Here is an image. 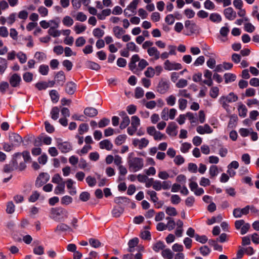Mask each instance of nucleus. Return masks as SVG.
Listing matches in <instances>:
<instances>
[{"label":"nucleus","mask_w":259,"mask_h":259,"mask_svg":"<svg viewBox=\"0 0 259 259\" xmlns=\"http://www.w3.org/2000/svg\"><path fill=\"white\" fill-rule=\"evenodd\" d=\"M183 222L178 220L177 221V228L175 231V234L177 237H181L183 235Z\"/></svg>","instance_id":"19"},{"label":"nucleus","mask_w":259,"mask_h":259,"mask_svg":"<svg viewBox=\"0 0 259 259\" xmlns=\"http://www.w3.org/2000/svg\"><path fill=\"white\" fill-rule=\"evenodd\" d=\"M110 123V119L107 118H103L98 122V126L103 128L107 126Z\"/></svg>","instance_id":"56"},{"label":"nucleus","mask_w":259,"mask_h":259,"mask_svg":"<svg viewBox=\"0 0 259 259\" xmlns=\"http://www.w3.org/2000/svg\"><path fill=\"white\" fill-rule=\"evenodd\" d=\"M59 149L62 153H67L72 150L71 144L67 142L60 143L58 145Z\"/></svg>","instance_id":"18"},{"label":"nucleus","mask_w":259,"mask_h":259,"mask_svg":"<svg viewBox=\"0 0 259 259\" xmlns=\"http://www.w3.org/2000/svg\"><path fill=\"white\" fill-rule=\"evenodd\" d=\"M33 74L31 72H27L23 74V78L26 82H30L32 81Z\"/></svg>","instance_id":"42"},{"label":"nucleus","mask_w":259,"mask_h":259,"mask_svg":"<svg viewBox=\"0 0 259 259\" xmlns=\"http://www.w3.org/2000/svg\"><path fill=\"white\" fill-rule=\"evenodd\" d=\"M238 99V96L234 93H230L227 96H222L220 99L219 102L222 104L224 109H226L228 107V103L235 102Z\"/></svg>","instance_id":"4"},{"label":"nucleus","mask_w":259,"mask_h":259,"mask_svg":"<svg viewBox=\"0 0 259 259\" xmlns=\"http://www.w3.org/2000/svg\"><path fill=\"white\" fill-rule=\"evenodd\" d=\"M131 125L138 128L140 125V120L137 116H133L131 118Z\"/></svg>","instance_id":"40"},{"label":"nucleus","mask_w":259,"mask_h":259,"mask_svg":"<svg viewBox=\"0 0 259 259\" xmlns=\"http://www.w3.org/2000/svg\"><path fill=\"white\" fill-rule=\"evenodd\" d=\"M165 100L168 105L172 106L176 103V98L172 95L167 97Z\"/></svg>","instance_id":"62"},{"label":"nucleus","mask_w":259,"mask_h":259,"mask_svg":"<svg viewBox=\"0 0 259 259\" xmlns=\"http://www.w3.org/2000/svg\"><path fill=\"white\" fill-rule=\"evenodd\" d=\"M238 110L239 116L242 117H245L246 116L247 109L244 104H240L238 106Z\"/></svg>","instance_id":"30"},{"label":"nucleus","mask_w":259,"mask_h":259,"mask_svg":"<svg viewBox=\"0 0 259 259\" xmlns=\"http://www.w3.org/2000/svg\"><path fill=\"white\" fill-rule=\"evenodd\" d=\"M65 182H62L55 188L54 192L56 194L63 193L64 192Z\"/></svg>","instance_id":"48"},{"label":"nucleus","mask_w":259,"mask_h":259,"mask_svg":"<svg viewBox=\"0 0 259 259\" xmlns=\"http://www.w3.org/2000/svg\"><path fill=\"white\" fill-rule=\"evenodd\" d=\"M204 7L207 10H213L215 8V5L210 0H206L204 3Z\"/></svg>","instance_id":"64"},{"label":"nucleus","mask_w":259,"mask_h":259,"mask_svg":"<svg viewBox=\"0 0 259 259\" xmlns=\"http://www.w3.org/2000/svg\"><path fill=\"white\" fill-rule=\"evenodd\" d=\"M83 113L85 115L90 117H94L98 114V110L93 107H89L84 109Z\"/></svg>","instance_id":"21"},{"label":"nucleus","mask_w":259,"mask_h":259,"mask_svg":"<svg viewBox=\"0 0 259 259\" xmlns=\"http://www.w3.org/2000/svg\"><path fill=\"white\" fill-rule=\"evenodd\" d=\"M177 128L178 126L175 122H170L166 129V132L170 136L175 137L178 134Z\"/></svg>","instance_id":"13"},{"label":"nucleus","mask_w":259,"mask_h":259,"mask_svg":"<svg viewBox=\"0 0 259 259\" xmlns=\"http://www.w3.org/2000/svg\"><path fill=\"white\" fill-rule=\"evenodd\" d=\"M149 143V141L145 138H142L140 139L138 138L132 139V144L133 146L140 150L146 148Z\"/></svg>","instance_id":"6"},{"label":"nucleus","mask_w":259,"mask_h":259,"mask_svg":"<svg viewBox=\"0 0 259 259\" xmlns=\"http://www.w3.org/2000/svg\"><path fill=\"white\" fill-rule=\"evenodd\" d=\"M21 81L20 75L17 73L13 74L9 78L10 84L13 88L19 87Z\"/></svg>","instance_id":"10"},{"label":"nucleus","mask_w":259,"mask_h":259,"mask_svg":"<svg viewBox=\"0 0 259 259\" xmlns=\"http://www.w3.org/2000/svg\"><path fill=\"white\" fill-rule=\"evenodd\" d=\"M209 19L211 22L216 23L221 22L222 20L221 16L217 13L210 14Z\"/></svg>","instance_id":"27"},{"label":"nucleus","mask_w":259,"mask_h":259,"mask_svg":"<svg viewBox=\"0 0 259 259\" xmlns=\"http://www.w3.org/2000/svg\"><path fill=\"white\" fill-rule=\"evenodd\" d=\"M225 82L228 83L234 81L236 79L235 74L231 73H226L224 75Z\"/></svg>","instance_id":"28"},{"label":"nucleus","mask_w":259,"mask_h":259,"mask_svg":"<svg viewBox=\"0 0 259 259\" xmlns=\"http://www.w3.org/2000/svg\"><path fill=\"white\" fill-rule=\"evenodd\" d=\"M224 14L229 20H233L236 17V13L232 8L229 7L224 10Z\"/></svg>","instance_id":"17"},{"label":"nucleus","mask_w":259,"mask_h":259,"mask_svg":"<svg viewBox=\"0 0 259 259\" xmlns=\"http://www.w3.org/2000/svg\"><path fill=\"white\" fill-rule=\"evenodd\" d=\"M113 31L114 35L117 38H120L122 35L125 33V31L121 27L115 26L113 28Z\"/></svg>","instance_id":"31"},{"label":"nucleus","mask_w":259,"mask_h":259,"mask_svg":"<svg viewBox=\"0 0 259 259\" xmlns=\"http://www.w3.org/2000/svg\"><path fill=\"white\" fill-rule=\"evenodd\" d=\"M93 34L95 37L101 38L104 35V31L100 28H97L93 30Z\"/></svg>","instance_id":"52"},{"label":"nucleus","mask_w":259,"mask_h":259,"mask_svg":"<svg viewBox=\"0 0 259 259\" xmlns=\"http://www.w3.org/2000/svg\"><path fill=\"white\" fill-rule=\"evenodd\" d=\"M89 243L94 248L99 247L101 245V243L99 240L94 238H91L89 239Z\"/></svg>","instance_id":"60"},{"label":"nucleus","mask_w":259,"mask_h":259,"mask_svg":"<svg viewBox=\"0 0 259 259\" xmlns=\"http://www.w3.org/2000/svg\"><path fill=\"white\" fill-rule=\"evenodd\" d=\"M8 67L7 60L3 58H0V74H3Z\"/></svg>","instance_id":"32"},{"label":"nucleus","mask_w":259,"mask_h":259,"mask_svg":"<svg viewBox=\"0 0 259 259\" xmlns=\"http://www.w3.org/2000/svg\"><path fill=\"white\" fill-rule=\"evenodd\" d=\"M164 247V243L161 241H159L154 244L153 249L156 252H158L160 250L163 249Z\"/></svg>","instance_id":"53"},{"label":"nucleus","mask_w":259,"mask_h":259,"mask_svg":"<svg viewBox=\"0 0 259 259\" xmlns=\"http://www.w3.org/2000/svg\"><path fill=\"white\" fill-rule=\"evenodd\" d=\"M100 148L102 149L110 150L113 147L111 142L108 140H104L99 143Z\"/></svg>","instance_id":"22"},{"label":"nucleus","mask_w":259,"mask_h":259,"mask_svg":"<svg viewBox=\"0 0 259 259\" xmlns=\"http://www.w3.org/2000/svg\"><path fill=\"white\" fill-rule=\"evenodd\" d=\"M196 131L199 134H211L213 130L208 124H205L203 126L199 125L197 127Z\"/></svg>","instance_id":"16"},{"label":"nucleus","mask_w":259,"mask_h":259,"mask_svg":"<svg viewBox=\"0 0 259 259\" xmlns=\"http://www.w3.org/2000/svg\"><path fill=\"white\" fill-rule=\"evenodd\" d=\"M40 196L39 193L36 191H33L29 198V201L31 202H35Z\"/></svg>","instance_id":"63"},{"label":"nucleus","mask_w":259,"mask_h":259,"mask_svg":"<svg viewBox=\"0 0 259 259\" xmlns=\"http://www.w3.org/2000/svg\"><path fill=\"white\" fill-rule=\"evenodd\" d=\"M9 140L13 146H18L22 142V139L20 136L16 133H12L9 136Z\"/></svg>","instance_id":"15"},{"label":"nucleus","mask_w":259,"mask_h":259,"mask_svg":"<svg viewBox=\"0 0 259 259\" xmlns=\"http://www.w3.org/2000/svg\"><path fill=\"white\" fill-rule=\"evenodd\" d=\"M89 130V126L87 123H81L79 125L78 127V133L79 135H83Z\"/></svg>","instance_id":"46"},{"label":"nucleus","mask_w":259,"mask_h":259,"mask_svg":"<svg viewBox=\"0 0 259 259\" xmlns=\"http://www.w3.org/2000/svg\"><path fill=\"white\" fill-rule=\"evenodd\" d=\"M9 88V83L6 81H2L0 83V92L2 94H4L6 91Z\"/></svg>","instance_id":"61"},{"label":"nucleus","mask_w":259,"mask_h":259,"mask_svg":"<svg viewBox=\"0 0 259 259\" xmlns=\"http://www.w3.org/2000/svg\"><path fill=\"white\" fill-rule=\"evenodd\" d=\"M17 58L21 64L25 63L27 59L26 55L22 52H19L17 54Z\"/></svg>","instance_id":"38"},{"label":"nucleus","mask_w":259,"mask_h":259,"mask_svg":"<svg viewBox=\"0 0 259 259\" xmlns=\"http://www.w3.org/2000/svg\"><path fill=\"white\" fill-rule=\"evenodd\" d=\"M86 26L83 24H76L74 27V30L77 34L82 33L86 30Z\"/></svg>","instance_id":"34"},{"label":"nucleus","mask_w":259,"mask_h":259,"mask_svg":"<svg viewBox=\"0 0 259 259\" xmlns=\"http://www.w3.org/2000/svg\"><path fill=\"white\" fill-rule=\"evenodd\" d=\"M166 219L167 220V223L166 224V229L170 231L177 226V222H175L174 219L169 217H166Z\"/></svg>","instance_id":"25"},{"label":"nucleus","mask_w":259,"mask_h":259,"mask_svg":"<svg viewBox=\"0 0 259 259\" xmlns=\"http://www.w3.org/2000/svg\"><path fill=\"white\" fill-rule=\"evenodd\" d=\"M139 3V0L133 1L124 10V14L125 16L129 17L131 15L128 14L127 11H131L133 13H135V10L137 8V6Z\"/></svg>","instance_id":"14"},{"label":"nucleus","mask_w":259,"mask_h":259,"mask_svg":"<svg viewBox=\"0 0 259 259\" xmlns=\"http://www.w3.org/2000/svg\"><path fill=\"white\" fill-rule=\"evenodd\" d=\"M86 182L90 187H94L96 184V180L91 176H88L85 179Z\"/></svg>","instance_id":"54"},{"label":"nucleus","mask_w":259,"mask_h":259,"mask_svg":"<svg viewBox=\"0 0 259 259\" xmlns=\"http://www.w3.org/2000/svg\"><path fill=\"white\" fill-rule=\"evenodd\" d=\"M12 163L14 165L16 170L22 171L24 170L26 167L25 161L22 159L21 153H16L13 155L12 159Z\"/></svg>","instance_id":"3"},{"label":"nucleus","mask_w":259,"mask_h":259,"mask_svg":"<svg viewBox=\"0 0 259 259\" xmlns=\"http://www.w3.org/2000/svg\"><path fill=\"white\" fill-rule=\"evenodd\" d=\"M127 162L129 169L131 171L136 172L142 169L144 167V160L140 157H128Z\"/></svg>","instance_id":"2"},{"label":"nucleus","mask_w":259,"mask_h":259,"mask_svg":"<svg viewBox=\"0 0 259 259\" xmlns=\"http://www.w3.org/2000/svg\"><path fill=\"white\" fill-rule=\"evenodd\" d=\"M163 65L164 69L168 71L179 70L182 68V66L180 63L171 62L168 60H165Z\"/></svg>","instance_id":"7"},{"label":"nucleus","mask_w":259,"mask_h":259,"mask_svg":"<svg viewBox=\"0 0 259 259\" xmlns=\"http://www.w3.org/2000/svg\"><path fill=\"white\" fill-rule=\"evenodd\" d=\"M33 252L36 255H42L44 254V247L42 245H36L33 248Z\"/></svg>","instance_id":"39"},{"label":"nucleus","mask_w":259,"mask_h":259,"mask_svg":"<svg viewBox=\"0 0 259 259\" xmlns=\"http://www.w3.org/2000/svg\"><path fill=\"white\" fill-rule=\"evenodd\" d=\"M126 48L128 51L138 52L139 49L134 42H129L126 44Z\"/></svg>","instance_id":"43"},{"label":"nucleus","mask_w":259,"mask_h":259,"mask_svg":"<svg viewBox=\"0 0 259 259\" xmlns=\"http://www.w3.org/2000/svg\"><path fill=\"white\" fill-rule=\"evenodd\" d=\"M76 21L84 22L87 19V16L82 12H77L73 16Z\"/></svg>","instance_id":"33"},{"label":"nucleus","mask_w":259,"mask_h":259,"mask_svg":"<svg viewBox=\"0 0 259 259\" xmlns=\"http://www.w3.org/2000/svg\"><path fill=\"white\" fill-rule=\"evenodd\" d=\"M60 110L58 107H53L51 111V118L53 120H57L59 118Z\"/></svg>","instance_id":"36"},{"label":"nucleus","mask_w":259,"mask_h":259,"mask_svg":"<svg viewBox=\"0 0 259 259\" xmlns=\"http://www.w3.org/2000/svg\"><path fill=\"white\" fill-rule=\"evenodd\" d=\"M162 256L167 259H172L173 253L169 249H165L162 250L161 252Z\"/></svg>","instance_id":"41"},{"label":"nucleus","mask_w":259,"mask_h":259,"mask_svg":"<svg viewBox=\"0 0 259 259\" xmlns=\"http://www.w3.org/2000/svg\"><path fill=\"white\" fill-rule=\"evenodd\" d=\"M139 243V239L138 238H134L131 239L128 243V251L130 252H134L135 247L137 246Z\"/></svg>","instance_id":"23"},{"label":"nucleus","mask_w":259,"mask_h":259,"mask_svg":"<svg viewBox=\"0 0 259 259\" xmlns=\"http://www.w3.org/2000/svg\"><path fill=\"white\" fill-rule=\"evenodd\" d=\"M219 174L218 166L215 165H212L210 166L209 169V174L210 179L214 178Z\"/></svg>","instance_id":"29"},{"label":"nucleus","mask_w":259,"mask_h":259,"mask_svg":"<svg viewBox=\"0 0 259 259\" xmlns=\"http://www.w3.org/2000/svg\"><path fill=\"white\" fill-rule=\"evenodd\" d=\"M55 79L58 84L62 85L66 80L64 72L63 71H59L56 75Z\"/></svg>","instance_id":"20"},{"label":"nucleus","mask_w":259,"mask_h":259,"mask_svg":"<svg viewBox=\"0 0 259 259\" xmlns=\"http://www.w3.org/2000/svg\"><path fill=\"white\" fill-rule=\"evenodd\" d=\"M188 85V81L185 79H180L176 84L178 88H183Z\"/></svg>","instance_id":"59"},{"label":"nucleus","mask_w":259,"mask_h":259,"mask_svg":"<svg viewBox=\"0 0 259 259\" xmlns=\"http://www.w3.org/2000/svg\"><path fill=\"white\" fill-rule=\"evenodd\" d=\"M70 229V227L67 225L61 223L57 225L56 228H55L54 232L58 233H61L62 232L66 231L69 230Z\"/></svg>","instance_id":"26"},{"label":"nucleus","mask_w":259,"mask_h":259,"mask_svg":"<svg viewBox=\"0 0 259 259\" xmlns=\"http://www.w3.org/2000/svg\"><path fill=\"white\" fill-rule=\"evenodd\" d=\"M165 212L169 216L175 217L178 214L176 209L171 206H168L165 208Z\"/></svg>","instance_id":"35"},{"label":"nucleus","mask_w":259,"mask_h":259,"mask_svg":"<svg viewBox=\"0 0 259 259\" xmlns=\"http://www.w3.org/2000/svg\"><path fill=\"white\" fill-rule=\"evenodd\" d=\"M147 77L152 78L155 75V70L152 67H148L144 72Z\"/></svg>","instance_id":"47"},{"label":"nucleus","mask_w":259,"mask_h":259,"mask_svg":"<svg viewBox=\"0 0 259 259\" xmlns=\"http://www.w3.org/2000/svg\"><path fill=\"white\" fill-rule=\"evenodd\" d=\"M49 71V67L48 65L42 64L39 66L38 68V72L42 75H47Z\"/></svg>","instance_id":"37"},{"label":"nucleus","mask_w":259,"mask_h":259,"mask_svg":"<svg viewBox=\"0 0 259 259\" xmlns=\"http://www.w3.org/2000/svg\"><path fill=\"white\" fill-rule=\"evenodd\" d=\"M76 90V84L73 82H68L66 84L65 91L70 95H72Z\"/></svg>","instance_id":"24"},{"label":"nucleus","mask_w":259,"mask_h":259,"mask_svg":"<svg viewBox=\"0 0 259 259\" xmlns=\"http://www.w3.org/2000/svg\"><path fill=\"white\" fill-rule=\"evenodd\" d=\"M144 94V90L140 87H137L135 89V97L136 99H140L143 97Z\"/></svg>","instance_id":"51"},{"label":"nucleus","mask_w":259,"mask_h":259,"mask_svg":"<svg viewBox=\"0 0 259 259\" xmlns=\"http://www.w3.org/2000/svg\"><path fill=\"white\" fill-rule=\"evenodd\" d=\"M51 99L54 103H56L59 100V95L57 91L53 90H52L50 93Z\"/></svg>","instance_id":"49"},{"label":"nucleus","mask_w":259,"mask_h":259,"mask_svg":"<svg viewBox=\"0 0 259 259\" xmlns=\"http://www.w3.org/2000/svg\"><path fill=\"white\" fill-rule=\"evenodd\" d=\"M68 216L67 210L62 207H53L50 211V218L56 222L60 221L61 219L67 218Z\"/></svg>","instance_id":"1"},{"label":"nucleus","mask_w":259,"mask_h":259,"mask_svg":"<svg viewBox=\"0 0 259 259\" xmlns=\"http://www.w3.org/2000/svg\"><path fill=\"white\" fill-rule=\"evenodd\" d=\"M147 53L148 55L151 57L152 60H157L160 58V52L155 47L148 48L147 49Z\"/></svg>","instance_id":"12"},{"label":"nucleus","mask_w":259,"mask_h":259,"mask_svg":"<svg viewBox=\"0 0 259 259\" xmlns=\"http://www.w3.org/2000/svg\"><path fill=\"white\" fill-rule=\"evenodd\" d=\"M179 108L181 110H184L186 109L187 105V101L184 99H179L178 100Z\"/></svg>","instance_id":"55"},{"label":"nucleus","mask_w":259,"mask_h":259,"mask_svg":"<svg viewBox=\"0 0 259 259\" xmlns=\"http://www.w3.org/2000/svg\"><path fill=\"white\" fill-rule=\"evenodd\" d=\"M86 40L82 36H80L75 40V46L77 47H82L85 44Z\"/></svg>","instance_id":"58"},{"label":"nucleus","mask_w":259,"mask_h":259,"mask_svg":"<svg viewBox=\"0 0 259 259\" xmlns=\"http://www.w3.org/2000/svg\"><path fill=\"white\" fill-rule=\"evenodd\" d=\"M50 22L51 24H53V26L50 27L48 31V34L54 37L60 36L61 34L60 31L56 29L59 26L58 23L53 20L50 21Z\"/></svg>","instance_id":"11"},{"label":"nucleus","mask_w":259,"mask_h":259,"mask_svg":"<svg viewBox=\"0 0 259 259\" xmlns=\"http://www.w3.org/2000/svg\"><path fill=\"white\" fill-rule=\"evenodd\" d=\"M170 88L169 82L165 79L161 78L156 87V91L161 94H165Z\"/></svg>","instance_id":"5"},{"label":"nucleus","mask_w":259,"mask_h":259,"mask_svg":"<svg viewBox=\"0 0 259 259\" xmlns=\"http://www.w3.org/2000/svg\"><path fill=\"white\" fill-rule=\"evenodd\" d=\"M90 198V194L86 191L82 192L79 195V199L81 201L85 202Z\"/></svg>","instance_id":"57"},{"label":"nucleus","mask_w":259,"mask_h":259,"mask_svg":"<svg viewBox=\"0 0 259 259\" xmlns=\"http://www.w3.org/2000/svg\"><path fill=\"white\" fill-rule=\"evenodd\" d=\"M50 179V176L47 173L42 172L39 175L35 181V186L40 187L46 184Z\"/></svg>","instance_id":"9"},{"label":"nucleus","mask_w":259,"mask_h":259,"mask_svg":"<svg viewBox=\"0 0 259 259\" xmlns=\"http://www.w3.org/2000/svg\"><path fill=\"white\" fill-rule=\"evenodd\" d=\"M250 205H246L243 208H236L233 211V215L236 218L242 217L243 215H247L249 213Z\"/></svg>","instance_id":"8"},{"label":"nucleus","mask_w":259,"mask_h":259,"mask_svg":"<svg viewBox=\"0 0 259 259\" xmlns=\"http://www.w3.org/2000/svg\"><path fill=\"white\" fill-rule=\"evenodd\" d=\"M219 93V89L217 87H213L210 90L209 95L212 98H216L218 96Z\"/></svg>","instance_id":"50"},{"label":"nucleus","mask_w":259,"mask_h":259,"mask_svg":"<svg viewBox=\"0 0 259 259\" xmlns=\"http://www.w3.org/2000/svg\"><path fill=\"white\" fill-rule=\"evenodd\" d=\"M126 139L125 135H120L116 137L115 140V144L117 145H120L123 143Z\"/></svg>","instance_id":"45"},{"label":"nucleus","mask_w":259,"mask_h":259,"mask_svg":"<svg viewBox=\"0 0 259 259\" xmlns=\"http://www.w3.org/2000/svg\"><path fill=\"white\" fill-rule=\"evenodd\" d=\"M62 22L65 26L70 27L73 25L74 21L70 17L66 16L63 18Z\"/></svg>","instance_id":"44"}]
</instances>
